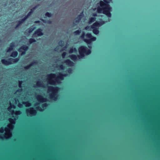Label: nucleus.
Listing matches in <instances>:
<instances>
[{"mask_svg":"<svg viewBox=\"0 0 160 160\" xmlns=\"http://www.w3.org/2000/svg\"><path fill=\"white\" fill-rule=\"evenodd\" d=\"M28 48L29 47L28 46H27L25 45H23L18 49V51L19 52H21L22 51H26L28 50Z\"/></svg>","mask_w":160,"mask_h":160,"instance_id":"nucleus-13","label":"nucleus"},{"mask_svg":"<svg viewBox=\"0 0 160 160\" xmlns=\"http://www.w3.org/2000/svg\"><path fill=\"white\" fill-rule=\"evenodd\" d=\"M40 21H39V20H38V21H36L35 22V23H39L40 22Z\"/></svg>","mask_w":160,"mask_h":160,"instance_id":"nucleus-46","label":"nucleus"},{"mask_svg":"<svg viewBox=\"0 0 160 160\" xmlns=\"http://www.w3.org/2000/svg\"><path fill=\"white\" fill-rule=\"evenodd\" d=\"M24 22L23 21H22V20L21 19L18 21V22L15 28H18L19 26L20 25H21Z\"/></svg>","mask_w":160,"mask_h":160,"instance_id":"nucleus-22","label":"nucleus"},{"mask_svg":"<svg viewBox=\"0 0 160 160\" xmlns=\"http://www.w3.org/2000/svg\"><path fill=\"white\" fill-rule=\"evenodd\" d=\"M32 12H29L28 13V14H27V15L29 17L31 15V14H32Z\"/></svg>","mask_w":160,"mask_h":160,"instance_id":"nucleus-44","label":"nucleus"},{"mask_svg":"<svg viewBox=\"0 0 160 160\" xmlns=\"http://www.w3.org/2000/svg\"><path fill=\"white\" fill-rule=\"evenodd\" d=\"M64 63L70 66H72L74 64V62L69 59L65 60L64 61Z\"/></svg>","mask_w":160,"mask_h":160,"instance_id":"nucleus-14","label":"nucleus"},{"mask_svg":"<svg viewBox=\"0 0 160 160\" xmlns=\"http://www.w3.org/2000/svg\"><path fill=\"white\" fill-rule=\"evenodd\" d=\"M37 85L38 87H42L43 85V83L42 82H41L40 81H38L37 82L36 84Z\"/></svg>","mask_w":160,"mask_h":160,"instance_id":"nucleus-27","label":"nucleus"},{"mask_svg":"<svg viewBox=\"0 0 160 160\" xmlns=\"http://www.w3.org/2000/svg\"><path fill=\"white\" fill-rule=\"evenodd\" d=\"M89 28V26H87L85 27V29L86 30H88Z\"/></svg>","mask_w":160,"mask_h":160,"instance_id":"nucleus-47","label":"nucleus"},{"mask_svg":"<svg viewBox=\"0 0 160 160\" xmlns=\"http://www.w3.org/2000/svg\"><path fill=\"white\" fill-rule=\"evenodd\" d=\"M8 138L6 136L5 134L1 135L0 134V139H7Z\"/></svg>","mask_w":160,"mask_h":160,"instance_id":"nucleus-25","label":"nucleus"},{"mask_svg":"<svg viewBox=\"0 0 160 160\" xmlns=\"http://www.w3.org/2000/svg\"><path fill=\"white\" fill-rule=\"evenodd\" d=\"M81 32V30H78L74 32V33L75 35H79L80 33Z\"/></svg>","mask_w":160,"mask_h":160,"instance_id":"nucleus-30","label":"nucleus"},{"mask_svg":"<svg viewBox=\"0 0 160 160\" xmlns=\"http://www.w3.org/2000/svg\"><path fill=\"white\" fill-rule=\"evenodd\" d=\"M85 36V33L84 32H83L81 36V38L82 39H83L84 38Z\"/></svg>","mask_w":160,"mask_h":160,"instance_id":"nucleus-38","label":"nucleus"},{"mask_svg":"<svg viewBox=\"0 0 160 160\" xmlns=\"http://www.w3.org/2000/svg\"><path fill=\"white\" fill-rule=\"evenodd\" d=\"M77 50L75 48H74L73 47H71L70 48L69 50V53H73L74 52H77Z\"/></svg>","mask_w":160,"mask_h":160,"instance_id":"nucleus-20","label":"nucleus"},{"mask_svg":"<svg viewBox=\"0 0 160 160\" xmlns=\"http://www.w3.org/2000/svg\"><path fill=\"white\" fill-rule=\"evenodd\" d=\"M36 42V40L32 38H30L29 39V44H31L33 43Z\"/></svg>","mask_w":160,"mask_h":160,"instance_id":"nucleus-23","label":"nucleus"},{"mask_svg":"<svg viewBox=\"0 0 160 160\" xmlns=\"http://www.w3.org/2000/svg\"><path fill=\"white\" fill-rule=\"evenodd\" d=\"M29 17L27 15L25 16L22 19V21H23L24 22Z\"/></svg>","mask_w":160,"mask_h":160,"instance_id":"nucleus-34","label":"nucleus"},{"mask_svg":"<svg viewBox=\"0 0 160 160\" xmlns=\"http://www.w3.org/2000/svg\"><path fill=\"white\" fill-rule=\"evenodd\" d=\"M24 100H26V97H24Z\"/></svg>","mask_w":160,"mask_h":160,"instance_id":"nucleus-50","label":"nucleus"},{"mask_svg":"<svg viewBox=\"0 0 160 160\" xmlns=\"http://www.w3.org/2000/svg\"><path fill=\"white\" fill-rule=\"evenodd\" d=\"M7 111H0L3 112ZM9 111L10 112H16L18 114H19L22 111ZM26 112H28L29 111H32V113L33 115H35L37 113V111H40L41 112H42L44 111H25Z\"/></svg>","mask_w":160,"mask_h":160,"instance_id":"nucleus-11","label":"nucleus"},{"mask_svg":"<svg viewBox=\"0 0 160 160\" xmlns=\"http://www.w3.org/2000/svg\"><path fill=\"white\" fill-rule=\"evenodd\" d=\"M10 47L9 48H11V49H12L13 50V49L15 47V43L14 42H12L11 43H10L9 45Z\"/></svg>","mask_w":160,"mask_h":160,"instance_id":"nucleus-24","label":"nucleus"},{"mask_svg":"<svg viewBox=\"0 0 160 160\" xmlns=\"http://www.w3.org/2000/svg\"><path fill=\"white\" fill-rule=\"evenodd\" d=\"M59 67V68L62 70H63L65 68L64 66L62 64L60 65Z\"/></svg>","mask_w":160,"mask_h":160,"instance_id":"nucleus-35","label":"nucleus"},{"mask_svg":"<svg viewBox=\"0 0 160 160\" xmlns=\"http://www.w3.org/2000/svg\"><path fill=\"white\" fill-rule=\"evenodd\" d=\"M12 117L14 118H10L8 119V121L9 122L12 124H14L15 123L16 121L17 118V117L15 118L14 116H13Z\"/></svg>","mask_w":160,"mask_h":160,"instance_id":"nucleus-17","label":"nucleus"},{"mask_svg":"<svg viewBox=\"0 0 160 160\" xmlns=\"http://www.w3.org/2000/svg\"><path fill=\"white\" fill-rule=\"evenodd\" d=\"M18 54V53L17 51H14L12 52L10 55L11 57L15 58L17 57Z\"/></svg>","mask_w":160,"mask_h":160,"instance_id":"nucleus-19","label":"nucleus"},{"mask_svg":"<svg viewBox=\"0 0 160 160\" xmlns=\"http://www.w3.org/2000/svg\"><path fill=\"white\" fill-rule=\"evenodd\" d=\"M59 88L58 87L50 86L48 87V91L51 92L49 95V98L51 100L56 101L58 98V92Z\"/></svg>","mask_w":160,"mask_h":160,"instance_id":"nucleus-4","label":"nucleus"},{"mask_svg":"<svg viewBox=\"0 0 160 160\" xmlns=\"http://www.w3.org/2000/svg\"><path fill=\"white\" fill-rule=\"evenodd\" d=\"M4 131V128L3 127H1L0 129V132L1 133H3Z\"/></svg>","mask_w":160,"mask_h":160,"instance_id":"nucleus-33","label":"nucleus"},{"mask_svg":"<svg viewBox=\"0 0 160 160\" xmlns=\"http://www.w3.org/2000/svg\"><path fill=\"white\" fill-rule=\"evenodd\" d=\"M21 55H24L25 54L26 51H22Z\"/></svg>","mask_w":160,"mask_h":160,"instance_id":"nucleus-43","label":"nucleus"},{"mask_svg":"<svg viewBox=\"0 0 160 160\" xmlns=\"http://www.w3.org/2000/svg\"><path fill=\"white\" fill-rule=\"evenodd\" d=\"M72 71V69L71 68H68L67 70V72L69 73H71Z\"/></svg>","mask_w":160,"mask_h":160,"instance_id":"nucleus-39","label":"nucleus"},{"mask_svg":"<svg viewBox=\"0 0 160 160\" xmlns=\"http://www.w3.org/2000/svg\"><path fill=\"white\" fill-rule=\"evenodd\" d=\"M42 30L41 28L37 29L34 32L33 35L34 37L41 36L43 35Z\"/></svg>","mask_w":160,"mask_h":160,"instance_id":"nucleus-12","label":"nucleus"},{"mask_svg":"<svg viewBox=\"0 0 160 160\" xmlns=\"http://www.w3.org/2000/svg\"><path fill=\"white\" fill-rule=\"evenodd\" d=\"M12 50H13L12 49H11V48L9 47L7 48V52H10Z\"/></svg>","mask_w":160,"mask_h":160,"instance_id":"nucleus-37","label":"nucleus"},{"mask_svg":"<svg viewBox=\"0 0 160 160\" xmlns=\"http://www.w3.org/2000/svg\"><path fill=\"white\" fill-rule=\"evenodd\" d=\"M103 111H104V110H103Z\"/></svg>","mask_w":160,"mask_h":160,"instance_id":"nucleus-54","label":"nucleus"},{"mask_svg":"<svg viewBox=\"0 0 160 160\" xmlns=\"http://www.w3.org/2000/svg\"><path fill=\"white\" fill-rule=\"evenodd\" d=\"M105 23V22L102 19H100L99 21H96L91 26L92 29V32L95 35H98L99 33L98 28Z\"/></svg>","mask_w":160,"mask_h":160,"instance_id":"nucleus-5","label":"nucleus"},{"mask_svg":"<svg viewBox=\"0 0 160 160\" xmlns=\"http://www.w3.org/2000/svg\"><path fill=\"white\" fill-rule=\"evenodd\" d=\"M19 60V58H10L8 60L2 59L1 60V62L4 65H8L12 64V62L16 63L18 62Z\"/></svg>","mask_w":160,"mask_h":160,"instance_id":"nucleus-8","label":"nucleus"},{"mask_svg":"<svg viewBox=\"0 0 160 160\" xmlns=\"http://www.w3.org/2000/svg\"><path fill=\"white\" fill-rule=\"evenodd\" d=\"M96 18L95 17H91L89 19L88 23L90 24L95 21Z\"/></svg>","mask_w":160,"mask_h":160,"instance_id":"nucleus-21","label":"nucleus"},{"mask_svg":"<svg viewBox=\"0 0 160 160\" xmlns=\"http://www.w3.org/2000/svg\"><path fill=\"white\" fill-rule=\"evenodd\" d=\"M83 15L82 14V12L80 14L78 15L75 19L74 22L77 23L79 22L81 20L82 16Z\"/></svg>","mask_w":160,"mask_h":160,"instance_id":"nucleus-15","label":"nucleus"},{"mask_svg":"<svg viewBox=\"0 0 160 160\" xmlns=\"http://www.w3.org/2000/svg\"><path fill=\"white\" fill-rule=\"evenodd\" d=\"M42 22L45 23H47L49 24H51L52 23V22L51 20H42Z\"/></svg>","mask_w":160,"mask_h":160,"instance_id":"nucleus-26","label":"nucleus"},{"mask_svg":"<svg viewBox=\"0 0 160 160\" xmlns=\"http://www.w3.org/2000/svg\"><path fill=\"white\" fill-rule=\"evenodd\" d=\"M36 7H35L32 8V9H31V10L30 12H32V13L33 12L34 10L36 8Z\"/></svg>","mask_w":160,"mask_h":160,"instance_id":"nucleus-40","label":"nucleus"},{"mask_svg":"<svg viewBox=\"0 0 160 160\" xmlns=\"http://www.w3.org/2000/svg\"><path fill=\"white\" fill-rule=\"evenodd\" d=\"M58 50H59V48L58 47H57L55 48L54 50L55 51L57 52L58 51Z\"/></svg>","mask_w":160,"mask_h":160,"instance_id":"nucleus-42","label":"nucleus"},{"mask_svg":"<svg viewBox=\"0 0 160 160\" xmlns=\"http://www.w3.org/2000/svg\"><path fill=\"white\" fill-rule=\"evenodd\" d=\"M17 110H45L44 109H35L33 108L28 109L26 108L25 109H17ZM46 110H89V109H47Z\"/></svg>","mask_w":160,"mask_h":160,"instance_id":"nucleus-10","label":"nucleus"},{"mask_svg":"<svg viewBox=\"0 0 160 160\" xmlns=\"http://www.w3.org/2000/svg\"><path fill=\"white\" fill-rule=\"evenodd\" d=\"M22 104L26 107H29L31 106V103L28 101L22 102Z\"/></svg>","mask_w":160,"mask_h":160,"instance_id":"nucleus-18","label":"nucleus"},{"mask_svg":"<svg viewBox=\"0 0 160 160\" xmlns=\"http://www.w3.org/2000/svg\"><path fill=\"white\" fill-rule=\"evenodd\" d=\"M67 48V47L66 46L64 47L63 48V50H65V49H66Z\"/></svg>","mask_w":160,"mask_h":160,"instance_id":"nucleus-48","label":"nucleus"},{"mask_svg":"<svg viewBox=\"0 0 160 160\" xmlns=\"http://www.w3.org/2000/svg\"><path fill=\"white\" fill-rule=\"evenodd\" d=\"M48 111H49V110H48Z\"/></svg>","mask_w":160,"mask_h":160,"instance_id":"nucleus-52","label":"nucleus"},{"mask_svg":"<svg viewBox=\"0 0 160 160\" xmlns=\"http://www.w3.org/2000/svg\"><path fill=\"white\" fill-rule=\"evenodd\" d=\"M1 41H2V40L0 39V42H1Z\"/></svg>","mask_w":160,"mask_h":160,"instance_id":"nucleus-51","label":"nucleus"},{"mask_svg":"<svg viewBox=\"0 0 160 160\" xmlns=\"http://www.w3.org/2000/svg\"><path fill=\"white\" fill-rule=\"evenodd\" d=\"M79 54L76 55L72 54L69 56V58L72 60L75 61L77 60L83 58L85 55H89L91 53V49H88L86 46H82L78 48Z\"/></svg>","mask_w":160,"mask_h":160,"instance_id":"nucleus-2","label":"nucleus"},{"mask_svg":"<svg viewBox=\"0 0 160 160\" xmlns=\"http://www.w3.org/2000/svg\"><path fill=\"white\" fill-rule=\"evenodd\" d=\"M36 63H37V62L36 61H34V62H32L30 64H29L28 65H27L26 66H25L24 67V68L25 70H28V69H29L31 67L34 65L36 64Z\"/></svg>","mask_w":160,"mask_h":160,"instance_id":"nucleus-16","label":"nucleus"},{"mask_svg":"<svg viewBox=\"0 0 160 160\" xmlns=\"http://www.w3.org/2000/svg\"><path fill=\"white\" fill-rule=\"evenodd\" d=\"M58 44L60 46L62 47L64 45V42L62 40H61L59 42Z\"/></svg>","mask_w":160,"mask_h":160,"instance_id":"nucleus-31","label":"nucleus"},{"mask_svg":"<svg viewBox=\"0 0 160 160\" xmlns=\"http://www.w3.org/2000/svg\"><path fill=\"white\" fill-rule=\"evenodd\" d=\"M36 98L38 102L35 103L34 104L35 106L38 105L40 103H42L47 101V98L41 95H38L36 96Z\"/></svg>","mask_w":160,"mask_h":160,"instance_id":"nucleus-9","label":"nucleus"},{"mask_svg":"<svg viewBox=\"0 0 160 160\" xmlns=\"http://www.w3.org/2000/svg\"><path fill=\"white\" fill-rule=\"evenodd\" d=\"M92 16L93 17H96L97 16V14L96 13H93L92 14Z\"/></svg>","mask_w":160,"mask_h":160,"instance_id":"nucleus-45","label":"nucleus"},{"mask_svg":"<svg viewBox=\"0 0 160 160\" xmlns=\"http://www.w3.org/2000/svg\"><path fill=\"white\" fill-rule=\"evenodd\" d=\"M85 36L88 39L84 38L83 40L88 45H91L92 42L95 41L97 39L96 38L93 36L91 33H87Z\"/></svg>","mask_w":160,"mask_h":160,"instance_id":"nucleus-7","label":"nucleus"},{"mask_svg":"<svg viewBox=\"0 0 160 160\" xmlns=\"http://www.w3.org/2000/svg\"><path fill=\"white\" fill-rule=\"evenodd\" d=\"M45 15L46 17H48V18H50L52 16V14L50 12H47L45 13Z\"/></svg>","mask_w":160,"mask_h":160,"instance_id":"nucleus-29","label":"nucleus"},{"mask_svg":"<svg viewBox=\"0 0 160 160\" xmlns=\"http://www.w3.org/2000/svg\"><path fill=\"white\" fill-rule=\"evenodd\" d=\"M66 54H67V53L66 52H64L62 53V56L63 58H65V57L66 55Z\"/></svg>","mask_w":160,"mask_h":160,"instance_id":"nucleus-36","label":"nucleus"},{"mask_svg":"<svg viewBox=\"0 0 160 160\" xmlns=\"http://www.w3.org/2000/svg\"><path fill=\"white\" fill-rule=\"evenodd\" d=\"M35 29V27H33L32 28H30L28 29V32L29 33H31Z\"/></svg>","mask_w":160,"mask_h":160,"instance_id":"nucleus-28","label":"nucleus"},{"mask_svg":"<svg viewBox=\"0 0 160 160\" xmlns=\"http://www.w3.org/2000/svg\"><path fill=\"white\" fill-rule=\"evenodd\" d=\"M22 82L23 81H18V87L19 88H22Z\"/></svg>","mask_w":160,"mask_h":160,"instance_id":"nucleus-32","label":"nucleus"},{"mask_svg":"<svg viewBox=\"0 0 160 160\" xmlns=\"http://www.w3.org/2000/svg\"><path fill=\"white\" fill-rule=\"evenodd\" d=\"M67 73L63 74L59 72L58 75L56 77V74L54 73H51L47 75L48 79L49 80V83L51 85H54L56 84H60L61 81L63 80L64 77L67 76Z\"/></svg>","mask_w":160,"mask_h":160,"instance_id":"nucleus-3","label":"nucleus"},{"mask_svg":"<svg viewBox=\"0 0 160 160\" xmlns=\"http://www.w3.org/2000/svg\"><path fill=\"white\" fill-rule=\"evenodd\" d=\"M100 7L97 8V12L98 13H102L106 15L108 17L111 18L112 16L111 12L112 8L108 4L107 0L103 1H100L99 2Z\"/></svg>","mask_w":160,"mask_h":160,"instance_id":"nucleus-1","label":"nucleus"},{"mask_svg":"<svg viewBox=\"0 0 160 160\" xmlns=\"http://www.w3.org/2000/svg\"><path fill=\"white\" fill-rule=\"evenodd\" d=\"M12 101L13 103H12L10 101H9V102L8 103V105L9 107L7 109H0V110H12L11 109L12 108L15 109L16 108L15 105L17 104L18 102V103L17 104V106L19 108H22L23 107V105L22 102V103L19 102V100L17 98H15L14 99L12 100Z\"/></svg>","mask_w":160,"mask_h":160,"instance_id":"nucleus-6","label":"nucleus"},{"mask_svg":"<svg viewBox=\"0 0 160 160\" xmlns=\"http://www.w3.org/2000/svg\"><path fill=\"white\" fill-rule=\"evenodd\" d=\"M22 91V88H20V89H18V90H17V91L15 93H14V94H16V93L17 92H21Z\"/></svg>","mask_w":160,"mask_h":160,"instance_id":"nucleus-41","label":"nucleus"},{"mask_svg":"<svg viewBox=\"0 0 160 160\" xmlns=\"http://www.w3.org/2000/svg\"><path fill=\"white\" fill-rule=\"evenodd\" d=\"M88 47L90 48H91V46H88Z\"/></svg>","mask_w":160,"mask_h":160,"instance_id":"nucleus-49","label":"nucleus"},{"mask_svg":"<svg viewBox=\"0 0 160 160\" xmlns=\"http://www.w3.org/2000/svg\"><path fill=\"white\" fill-rule=\"evenodd\" d=\"M70 111H71V110H70Z\"/></svg>","mask_w":160,"mask_h":160,"instance_id":"nucleus-53","label":"nucleus"}]
</instances>
